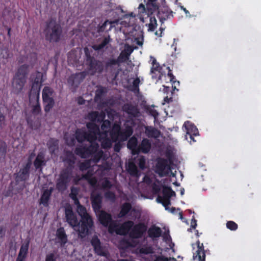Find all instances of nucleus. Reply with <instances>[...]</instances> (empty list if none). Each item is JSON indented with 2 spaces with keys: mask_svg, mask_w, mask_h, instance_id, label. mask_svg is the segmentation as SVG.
<instances>
[{
  "mask_svg": "<svg viewBox=\"0 0 261 261\" xmlns=\"http://www.w3.org/2000/svg\"><path fill=\"white\" fill-rule=\"evenodd\" d=\"M173 11L169 8L164 7L158 11V17L160 22L163 23L165 20L173 17Z\"/></svg>",
  "mask_w": 261,
  "mask_h": 261,
  "instance_id": "dca6fc26",
  "label": "nucleus"
},
{
  "mask_svg": "<svg viewBox=\"0 0 261 261\" xmlns=\"http://www.w3.org/2000/svg\"><path fill=\"white\" fill-rule=\"evenodd\" d=\"M146 133L148 137L158 138L161 135V132L159 129L154 128H146Z\"/></svg>",
  "mask_w": 261,
  "mask_h": 261,
  "instance_id": "a19ab883",
  "label": "nucleus"
},
{
  "mask_svg": "<svg viewBox=\"0 0 261 261\" xmlns=\"http://www.w3.org/2000/svg\"><path fill=\"white\" fill-rule=\"evenodd\" d=\"M90 200L93 211L95 214H97L99 211L101 210L102 203V195L100 193H94L93 192L91 194Z\"/></svg>",
  "mask_w": 261,
  "mask_h": 261,
  "instance_id": "2eb2a0df",
  "label": "nucleus"
},
{
  "mask_svg": "<svg viewBox=\"0 0 261 261\" xmlns=\"http://www.w3.org/2000/svg\"><path fill=\"white\" fill-rule=\"evenodd\" d=\"M90 243L96 254L104 257L108 256V251L105 249V247L101 245L100 241L97 236L94 235L92 237L90 241Z\"/></svg>",
  "mask_w": 261,
  "mask_h": 261,
  "instance_id": "9b49d317",
  "label": "nucleus"
},
{
  "mask_svg": "<svg viewBox=\"0 0 261 261\" xmlns=\"http://www.w3.org/2000/svg\"><path fill=\"white\" fill-rule=\"evenodd\" d=\"M170 164L166 159L161 157L157 158L154 167L155 173L160 177L167 176L171 170Z\"/></svg>",
  "mask_w": 261,
  "mask_h": 261,
  "instance_id": "6e6552de",
  "label": "nucleus"
},
{
  "mask_svg": "<svg viewBox=\"0 0 261 261\" xmlns=\"http://www.w3.org/2000/svg\"><path fill=\"white\" fill-rule=\"evenodd\" d=\"M86 132L79 129L75 131V139L78 142L82 143L85 140Z\"/></svg>",
  "mask_w": 261,
  "mask_h": 261,
  "instance_id": "de8ad7c7",
  "label": "nucleus"
},
{
  "mask_svg": "<svg viewBox=\"0 0 261 261\" xmlns=\"http://www.w3.org/2000/svg\"><path fill=\"white\" fill-rule=\"evenodd\" d=\"M86 77L85 72H81L72 74L68 79V84L74 86L80 84Z\"/></svg>",
  "mask_w": 261,
  "mask_h": 261,
  "instance_id": "a211bd4d",
  "label": "nucleus"
},
{
  "mask_svg": "<svg viewBox=\"0 0 261 261\" xmlns=\"http://www.w3.org/2000/svg\"><path fill=\"white\" fill-rule=\"evenodd\" d=\"M7 152L6 143L2 140H0V159H4Z\"/></svg>",
  "mask_w": 261,
  "mask_h": 261,
  "instance_id": "4d7b16f0",
  "label": "nucleus"
},
{
  "mask_svg": "<svg viewBox=\"0 0 261 261\" xmlns=\"http://www.w3.org/2000/svg\"><path fill=\"white\" fill-rule=\"evenodd\" d=\"M151 147L150 141L146 138H144L142 140L141 144L138 146V151L136 153L138 154L140 152L143 153H147L149 152Z\"/></svg>",
  "mask_w": 261,
  "mask_h": 261,
  "instance_id": "5701e85b",
  "label": "nucleus"
},
{
  "mask_svg": "<svg viewBox=\"0 0 261 261\" xmlns=\"http://www.w3.org/2000/svg\"><path fill=\"white\" fill-rule=\"evenodd\" d=\"M97 135L90 133V132H86V138L85 140L88 141L90 143V144H92V143H96L95 142V140L97 139Z\"/></svg>",
  "mask_w": 261,
  "mask_h": 261,
  "instance_id": "13d9d810",
  "label": "nucleus"
},
{
  "mask_svg": "<svg viewBox=\"0 0 261 261\" xmlns=\"http://www.w3.org/2000/svg\"><path fill=\"white\" fill-rule=\"evenodd\" d=\"M134 225V222L133 221H126L121 225L119 229L116 230V232L118 234H124L128 231L130 232Z\"/></svg>",
  "mask_w": 261,
  "mask_h": 261,
  "instance_id": "b1692460",
  "label": "nucleus"
},
{
  "mask_svg": "<svg viewBox=\"0 0 261 261\" xmlns=\"http://www.w3.org/2000/svg\"><path fill=\"white\" fill-rule=\"evenodd\" d=\"M30 243V239H27L25 241L24 243L22 244L19 251L20 256L21 254H23L27 255H28Z\"/></svg>",
  "mask_w": 261,
  "mask_h": 261,
  "instance_id": "09e8293b",
  "label": "nucleus"
},
{
  "mask_svg": "<svg viewBox=\"0 0 261 261\" xmlns=\"http://www.w3.org/2000/svg\"><path fill=\"white\" fill-rule=\"evenodd\" d=\"M29 65L27 64H23L20 66L18 68L14 76L24 78L27 80V75L29 72Z\"/></svg>",
  "mask_w": 261,
  "mask_h": 261,
  "instance_id": "c85d7f7f",
  "label": "nucleus"
},
{
  "mask_svg": "<svg viewBox=\"0 0 261 261\" xmlns=\"http://www.w3.org/2000/svg\"><path fill=\"white\" fill-rule=\"evenodd\" d=\"M53 189H45L43 191L39 199V204H42L44 207H47L49 205V201Z\"/></svg>",
  "mask_w": 261,
  "mask_h": 261,
  "instance_id": "4be33fe9",
  "label": "nucleus"
},
{
  "mask_svg": "<svg viewBox=\"0 0 261 261\" xmlns=\"http://www.w3.org/2000/svg\"><path fill=\"white\" fill-rule=\"evenodd\" d=\"M197 250L196 253L193 254L194 259L197 258L199 261H205V253L203 243H200L199 240L197 241Z\"/></svg>",
  "mask_w": 261,
  "mask_h": 261,
  "instance_id": "aec40b11",
  "label": "nucleus"
},
{
  "mask_svg": "<svg viewBox=\"0 0 261 261\" xmlns=\"http://www.w3.org/2000/svg\"><path fill=\"white\" fill-rule=\"evenodd\" d=\"M104 70L110 76H112L113 80L117 77L120 69V65L114 58H109L105 62Z\"/></svg>",
  "mask_w": 261,
  "mask_h": 261,
  "instance_id": "1a4fd4ad",
  "label": "nucleus"
},
{
  "mask_svg": "<svg viewBox=\"0 0 261 261\" xmlns=\"http://www.w3.org/2000/svg\"><path fill=\"white\" fill-rule=\"evenodd\" d=\"M77 231L81 238H84L91 233L94 227V222L91 215L81 218Z\"/></svg>",
  "mask_w": 261,
  "mask_h": 261,
  "instance_id": "39448f33",
  "label": "nucleus"
},
{
  "mask_svg": "<svg viewBox=\"0 0 261 261\" xmlns=\"http://www.w3.org/2000/svg\"><path fill=\"white\" fill-rule=\"evenodd\" d=\"M147 230V225L143 222H139L134 225L129 236L133 239H141L144 236Z\"/></svg>",
  "mask_w": 261,
  "mask_h": 261,
  "instance_id": "9d476101",
  "label": "nucleus"
},
{
  "mask_svg": "<svg viewBox=\"0 0 261 261\" xmlns=\"http://www.w3.org/2000/svg\"><path fill=\"white\" fill-rule=\"evenodd\" d=\"M72 178V167H67L60 172L56 181V189L60 192L65 191Z\"/></svg>",
  "mask_w": 261,
  "mask_h": 261,
  "instance_id": "7ed1b4c3",
  "label": "nucleus"
},
{
  "mask_svg": "<svg viewBox=\"0 0 261 261\" xmlns=\"http://www.w3.org/2000/svg\"><path fill=\"white\" fill-rule=\"evenodd\" d=\"M99 141L101 142V147L103 149L110 148L112 146V139H109L108 136H101L99 137Z\"/></svg>",
  "mask_w": 261,
  "mask_h": 261,
  "instance_id": "4c0bfd02",
  "label": "nucleus"
},
{
  "mask_svg": "<svg viewBox=\"0 0 261 261\" xmlns=\"http://www.w3.org/2000/svg\"><path fill=\"white\" fill-rule=\"evenodd\" d=\"M42 83V74L40 72H38L35 79H34V81L32 84L41 86Z\"/></svg>",
  "mask_w": 261,
  "mask_h": 261,
  "instance_id": "69168bd1",
  "label": "nucleus"
},
{
  "mask_svg": "<svg viewBox=\"0 0 261 261\" xmlns=\"http://www.w3.org/2000/svg\"><path fill=\"white\" fill-rule=\"evenodd\" d=\"M171 198H164L162 196H159L157 197V201L159 203H161L165 207V210H169V205L171 204Z\"/></svg>",
  "mask_w": 261,
  "mask_h": 261,
  "instance_id": "3c124183",
  "label": "nucleus"
},
{
  "mask_svg": "<svg viewBox=\"0 0 261 261\" xmlns=\"http://www.w3.org/2000/svg\"><path fill=\"white\" fill-rule=\"evenodd\" d=\"M54 96L55 91L52 88L48 86L44 87L42 90V96L44 110L46 113L49 112L55 106Z\"/></svg>",
  "mask_w": 261,
  "mask_h": 261,
  "instance_id": "20e7f679",
  "label": "nucleus"
},
{
  "mask_svg": "<svg viewBox=\"0 0 261 261\" xmlns=\"http://www.w3.org/2000/svg\"><path fill=\"white\" fill-rule=\"evenodd\" d=\"M24 78L14 76L12 82V87L15 93L19 94L22 90L26 83Z\"/></svg>",
  "mask_w": 261,
  "mask_h": 261,
  "instance_id": "f3484780",
  "label": "nucleus"
},
{
  "mask_svg": "<svg viewBox=\"0 0 261 261\" xmlns=\"http://www.w3.org/2000/svg\"><path fill=\"white\" fill-rule=\"evenodd\" d=\"M162 198H171L172 196H175V192L172 190L170 187L164 186L162 189Z\"/></svg>",
  "mask_w": 261,
  "mask_h": 261,
  "instance_id": "e433bc0d",
  "label": "nucleus"
},
{
  "mask_svg": "<svg viewBox=\"0 0 261 261\" xmlns=\"http://www.w3.org/2000/svg\"><path fill=\"white\" fill-rule=\"evenodd\" d=\"M101 186L103 189H110L112 187V184L108 178H106L101 182Z\"/></svg>",
  "mask_w": 261,
  "mask_h": 261,
  "instance_id": "338daca9",
  "label": "nucleus"
},
{
  "mask_svg": "<svg viewBox=\"0 0 261 261\" xmlns=\"http://www.w3.org/2000/svg\"><path fill=\"white\" fill-rule=\"evenodd\" d=\"M123 110L129 115L134 117L138 116V115L140 113L139 110L137 106H134L132 104L124 105Z\"/></svg>",
  "mask_w": 261,
  "mask_h": 261,
  "instance_id": "a878e982",
  "label": "nucleus"
},
{
  "mask_svg": "<svg viewBox=\"0 0 261 261\" xmlns=\"http://www.w3.org/2000/svg\"><path fill=\"white\" fill-rule=\"evenodd\" d=\"M76 212L78 213L79 215L81 217V218L83 217H86L90 215L89 213H87L86 208L81 205L76 207Z\"/></svg>",
  "mask_w": 261,
  "mask_h": 261,
  "instance_id": "6e6d98bb",
  "label": "nucleus"
},
{
  "mask_svg": "<svg viewBox=\"0 0 261 261\" xmlns=\"http://www.w3.org/2000/svg\"><path fill=\"white\" fill-rule=\"evenodd\" d=\"M66 157L64 162L69 163V166L73 169V165L75 163V158L72 151L67 150L65 152Z\"/></svg>",
  "mask_w": 261,
  "mask_h": 261,
  "instance_id": "ea45409f",
  "label": "nucleus"
},
{
  "mask_svg": "<svg viewBox=\"0 0 261 261\" xmlns=\"http://www.w3.org/2000/svg\"><path fill=\"white\" fill-rule=\"evenodd\" d=\"M140 81L139 78H136L133 82V84L129 86V89L130 91L134 93H138L139 92V84Z\"/></svg>",
  "mask_w": 261,
  "mask_h": 261,
  "instance_id": "8fccbe9b",
  "label": "nucleus"
},
{
  "mask_svg": "<svg viewBox=\"0 0 261 261\" xmlns=\"http://www.w3.org/2000/svg\"><path fill=\"white\" fill-rule=\"evenodd\" d=\"M115 21H109L108 20H106L98 28V32L101 33L105 31H110L114 26Z\"/></svg>",
  "mask_w": 261,
  "mask_h": 261,
  "instance_id": "2f4dec72",
  "label": "nucleus"
},
{
  "mask_svg": "<svg viewBox=\"0 0 261 261\" xmlns=\"http://www.w3.org/2000/svg\"><path fill=\"white\" fill-rule=\"evenodd\" d=\"M150 61H151L152 66L150 69V74L152 79L155 80L156 82L161 80L162 76L164 73L162 72V67L156 61L155 58L151 56Z\"/></svg>",
  "mask_w": 261,
  "mask_h": 261,
  "instance_id": "f8f14e48",
  "label": "nucleus"
},
{
  "mask_svg": "<svg viewBox=\"0 0 261 261\" xmlns=\"http://www.w3.org/2000/svg\"><path fill=\"white\" fill-rule=\"evenodd\" d=\"M147 233L149 238L154 239L160 237L162 236V231L160 227L153 225L148 229Z\"/></svg>",
  "mask_w": 261,
  "mask_h": 261,
  "instance_id": "393cba45",
  "label": "nucleus"
},
{
  "mask_svg": "<svg viewBox=\"0 0 261 261\" xmlns=\"http://www.w3.org/2000/svg\"><path fill=\"white\" fill-rule=\"evenodd\" d=\"M41 86L33 84L32 85L31 89L29 93V96H35L36 99H39V95L40 87Z\"/></svg>",
  "mask_w": 261,
  "mask_h": 261,
  "instance_id": "37998d69",
  "label": "nucleus"
},
{
  "mask_svg": "<svg viewBox=\"0 0 261 261\" xmlns=\"http://www.w3.org/2000/svg\"><path fill=\"white\" fill-rule=\"evenodd\" d=\"M41 107L39 103V99H36V103L32 107L31 113L34 115H38L41 113Z\"/></svg>",
  "mask_w": 261,
  "mask_h": 261,
  "instance_id": "864d4df0",
  "label": "nucleus"
},
{
  "mask_svg": "<svg viewBox=\"0 0 261 261\" xmlns=\"http://www.w3.org/2000/svg\"><path fill=\"white\" fill-rule=\"evenodd\" d=\"M133 133V128L129 125L126 126L123 131H121V140H126L130 136L132 135Z\"/></svg>",
  "mask_w": 261,
  "mask_h": 261,
  "instance_id": "c03bdc74",
  "label": "nucleus"
},
{
  "mask_svg": "<svg viewBox=\"0 0 261 261\" xmlns=\"http://www.w3.org/2000/svg\"><path fill=\"white\" fill-rule=\"evenodd\" d=\"M99 144L97 143H92L88 146L79 145L74 150V153L82 159L88 158L98 150Z\"/></svg>",
  "mask_w": 261,
  "mask_h": 261,
  "instance_id": "0eeeda50",
  "label": "nucleus"
},
{
  "mask_svg": "<svg viewBox=\"0 0 261 261\" xmlns=\"http://www.w3.org/2000/svg\"><path fill=\"white\" fill-rule=\"evenodd\" d=\"M84 52L85 63L88 73L91 75H94L96 73H102L104 70L103 62L91 56V53L92 51L90 50L88 47L84 48Z\"/></svg>",
  "mask_w": 261,
  "mask_h": 261,
  "instance_id": "f03ea898",
  "label": "nucleus"
},
{
  "mask_svg": "<svg viewBox=\"0 0 261 261\" xmlns=\"http://www.w3.org/2000/svg\"><path fill=\"white\" fill-rule=\"evenodd\" d=\"M150 22L148 24V31L150 32H153L157 27V21L154 16H150Z\"/></svg>",
  "mask_w": 261,
  "mask_h": 261,
  "instance_id": "603ef678",
  "label": "nucleus"
},
{
  "mask_svg": "<svg viewBox=\"0 0 261 261\" xmlns=\"http://www.w3.org/2000/svg\"><path fill=\"white\" fill-rule=\"evenodd\" d=\"M56 235L61 246H64L67 242V236L63 227L57 229Z\"/></svg>",
  "mask_w": 261,
  "mask_h": 261,
  "instance_id": "bb28decb",
  "label": "nucleus"
},
{
  "mask_svg": "<svg viewBox=\"0 0 261 261\" xmlns=\"http://www.w3.org/2000/svg\"><path fill=\"white\" fill-rule=\"evenodd\" d=\"M62 33L61 24L56 18H50L45 22L43 33L46 40L51 43L58 42L61 38Z\"/></svg>",
  "mask_w": 261,
  "mask_h": 261,
  "instance_id": "f257e3e1",
  "label": "nucleus"
},
{
  "mask_svg": "<svg viewBox=\"0 0 261 261\" xmlns=\"http://www.w3.org/2000/svg\"><path fill=\"white\" fill-rule=\"evenodd\" d=\"M46 161L45 160V154L43 152H39L34 161L33 164L36 170H42L43 166H45Z\"/></svg>",
  "mask_w": 261,
  "mask_h": 261,
  "instance_id": "6ab92c4d",
  "label": "nucleus"
},
{
  "mask_svg": "<svg viewBox=\"0 0 261 261\" xmlns=\"http://www.w3.org/2000/svg\"><path fill=\"white\" fill-rule=\"evenodd\" d=\"M226 227L232 231H235L238 228V224L232 221H227L226 223Z\"/></svg>",
  "mask_w": 261,
  "mask_h": 261,
  "instance_id": "e2e57ef3",
  "label": "nucleus"
},
{
  "mask_svg": "<svg viewBox=\"0 0 261 261\" xmlns=\"http://www.w3.org/2000/svg\"><path fill=\"white\" fill-rule=\"evenodd\" d=\"M145 261H169L170 258L163 255H150L143 258Z\"/></svg>",
  "mask_w": 261,
  "mask_h": 261,
  "instance_id": "f704fd0d",
  "label": "nucleus"
},
{
  "mask_svg": "<svg viewBox=\"0 0 261 261\" xmlns=\"http://www.w3.org/2000/svg\"><path fill=\"white\" fill-rule=\"evenodd\" d=\"M127 170L132 176L138 177L140 176L138 168L135 163L133 161L128 162L127 167Z\"/></svg>",
  "mask_w": 261,
  "mask_h": 261,
  "instance_id": "cd10ccee",
  "label": "nucleus"
},
{
  "mask_svg": "<svg viewBox=\"0 0 261 261\" xmlns=\"http://www.w3.org/2000/svg\"><path fill=\"white\" fill-rule=\"evenodd\" d=\"M96 215L99 223L105 227H108V230L110 233L115 231L116 224L113 220L111 214L104 210H100Z\"/></svg>",
  "mask_w": 261,
  "mask_h": 261,
  "instance_id": "423d86ee",
  "label": "nucleus"
},
{
  "mask_svg": "<svg viewBox=\"0 0 261 261\" xmlns=\"http://www.w3.org/2000/svg\"><path fill=\"white\" fill-rule=\"evenodd\" d=\"M132 205L129 202H124L120 208V211L118 214L119 218H123L131 211Z\"/></svg>",
  "mask_w": 261,
  "mask_h": 261,
  "instance_id": "7c9ffc66",
  "label": "nucleus"
},
{
  "mask_svg": "<svg viewBox=\"0 0 261 261\" xmlns=\"http://www.w3.org/2000/svg\"><path fill=\"white\" fill-rule=\"evenodd\" d=\"M186 129L187 130V134L190 135L191 139L194 141L193 136H196L198 134V129L193 125L186 127Z\"/></svg>",
  "mask_w": 261,
  "mask_h": 261,
  "instance_id": "49530a36",
  "label": "nucleus"
},
{
  "mask_svg": "<svg viewBox=\"0 0 261 261\" xmlns=\"http://www.w3.org/2000/svg\"><path fill=\"white\" fill-rule=\"evenodd\" d=\"M138 252L140 254L153 255L154 253L153 248L151 246L144 245L138 249Z\"/></svg>",
  "mask_w": 261,
  "mask_h": 261,
  "instance_id": "a18cd8bd",
  "label": "nucleus"
},
{
  "mask_svg": "<svg viewBox=\"0 0 261 261\" xmlns=\"http://www.w3.org/2000/svg\"><path fill=\"white\" fill-rule=\"evenodd\" d=\"M120 245L122 249H127L133 247L132 243L127 239H122L120 241Z\"/></svg>",
  "mask_w": 261,
  "mask_h": 261,
  "instance_id": "052dcab7",
  "label": "nucleus"
},
{
  "mask_svg": "<svg viewBox=\"0 0 261 261\" xmlns=\"http://www.w3.org/2000/svg\"><path fill=\"white\" fill-rule=\"evenodd\" d=\"M31 167L29 164H24L19 169V171L14 174L15 179L16 182L25 181L29 179L30 174Z\"/></svg>",
  "mask_w": 261,
  "mask_h": 261,
  "instance_id": "4468645a",
  "label": "nucleus"
},
{
  "mask_svg": "<svg viewBox=\"0 0 261 261\" xmlns=\"http://www.w3.org/2000/svg\"><path fill=\"white\" fill-rule=\"evenodd\" d=\"M129 57V56H128L124 51H121L117 59H115V60L120 65L121 63L126 62L128 60Z\"/></svg>",
  "mask_w": 261,
  "mask_h": 261,
  "instance_id": "5fc2aeb1",
  "label": "nucleus"
},
{
  "mask_svg": "<svg viewBox=\"0 0 261 261\" xmlns=\"http://www.w3.org/2000/svg\"><path fill=\"white\" fill-rule=\"evenodd\" d=\"M159 6L156 3H147L146 4V14L150 16L154 12L159 10Z\"/></svg>",
  "mask_w": 261,
  "mask_h": 261,
  "instance_id": "c9c22d12",
  "label": "nucleus"
},
{
  "mask_svg": "<svg viewBox=\"0 0 261 261\" xmlns=\"http://www.w3.org/2000/svg\"><path fill=\"white\" fill-rule=\"evenodd\" d=\"M140 169L143 170L145 168L146 160L144 156H140L136 161Z\"/></svg>",
  "mask_w": 261,
  "mask_h": 261,
  "instance_id": "bf43d9fd",
  "label": "nucleus"
},
{
  "mask_svg": "<svg viewBox=\"0 0 261 261\" xmlns=\"http://www.w3.org/2000/svg\"><path fill=\"white\" fill-rule=\"evenodd\" d=\"M65 215L67 222L76 230L75 228L79 226L80 222L70 204L65 206Z\"/></svg>",
  "mask_w": 261,
  "mask_h": 261,
  "instance_id": "ddd939ff",
  "label": "nucleus"
},
{
  "mask_svg": "<svg viewBox=\"0 0 261 261\" xmlns=\"http://www.w3.org/2000/svg\"><path fill=\"white\" fill-rule=\"evenodd\" d=\"M111 122L109 120H104L101 125V129L102 132H100L99 137L101 138V136H108L109 130L111 127Z\"/></svg>",
  "mask_w": 261,
  "mask_h": 261,
  "instance_id": "58836bf2",
  "label": "nucleus"
},
{
  "mask_svg": "<svg viewBox=\"0 0 261 261\" xmlns=\"http://www.w3.org/2000/svg\"><path fill=\"white\" fill-rule=\"evenodd\" d=\"M78 189L77 188L75 187H71V192L69 194V197L71 199H75L76 198H77V195H78Z\"/></svg>",
  "mask_w": 261,
  "mask_h": 261,
  "instance_id": "774afa93",
  "label": "nucleus"
},
{
  "mask_svg": "<svg viewBox=\"0 0 261 261\" xmlns=\"http://www.w3.org/2000/svg\"><path fill=\"white\" fill-rule=\"evenodd\" d=\"M47 144L51 154H55V152L58 150L59 142L58 140L51 139L48 141Z\"/></svg>",
  "mask_w": 261,
  "mask_h": 261,
  "instance_id": "473e14b6",
  "label": "nucleus"
},
{
  "mask_svg": "<svg viewBox=\"0 0 261 261\" xmlns=\"http://www.w3.org/2000/svg\"><path fill=\"white\" fill-rule=\"evenodd\" d=\"M137 139L135 137H132L129 139L127 142V147L132 151L133 154H136V151H138V146Z\"/></svg>",
  "mask_w": 261,
  "mask_h": 261,
  "instance_id": "72a5a7b5",
  "label": "nucleus"
},
{
  "mask_svg": "<svg viewBox=\"0 0 261 261\" xmlns=\"http://www.w3.org/2000/svg\"><path fill=\"white\" fill-rule=\"evenodd\" d=\"M103 154V152L102 150L96 151V152L93 154V161H95V162L97 163L101 159Z\"/></svg>",
  "mask_w": 261,
  "mask_h": 261,
  "instance_id": "0e129e2a",
  "label": "nucleus"
},
{
  "mask_svg": "<svg viewBox=\"0 0 261 261\" xmlns=\"http://www.w3.org/2000/svg\"><path fill=\"white\" fill-rule=\"evenodd\" d=\"M110 137L113 142H117L121 138V130L120 125L118 124L115 123L113 125L110 132Z\"/></svg>",
  "mask_w": 261,
  "mask_h": 261,
  "instance_id": "412c9836",
  "label": "nucleus"
},
{
  "mask_svg": "<svg viewBox=\"0 0 261 261\" xmlns=\"http://www.w3.org/2000/svg\"><path fill=\"white\" fill-rule=\"evenodd\" d=\"M87 128L89 129V132L98 135L100 136V130L98 125L94 122H88L86 124Z\"/></svg>",
  "mask_w": 261,
  "mask_h": 261,
  "instance_id": "79ce46f5",
  "label": "nucleus"
},
{
  "mask_svg": "<svg viewBox=\"0 0 261 261\" xmlns=\"http://www.w3.org/2000/svg\"><path fill=\"white\" fill-rule=\"evenodd\" d=\"M98 114V111H91L88 113L87 117L92 122H94L97 121Z\"/></svg>",
  "mask_w": 261,
  "mask_h": 261,
  "instance_id": "680f3d73",
  "label": "nucleus"
},
{
  "mask_svg": "<svg viewBox=\"0 0 261 261\" xmlns=\"http://www.w3.org/2000/svg\"><path fill=\"white\" fill-rule=\"evenodd\" d=\"M107 92V90L105 87L101 86H99L95 91V95L94 97L95 101H101Z\"/></svg>",
  "mask_w": 261,
  "mask_h": 261,
  "instance_id": "c756f323",
  "label": "nucleus"
}]
</instances>
